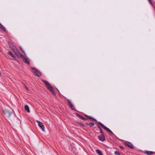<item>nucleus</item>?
Masks as SVG:
<instances>
[{"mask_svg": "<svg viewBox=\"0 0 155 155\" xmlns=\"http://www.w3.org/2000/svg\"><path fill=\"white\" fill-rule=\"evenodd\" d=\"M2 114L5 118L11 121H13L15 118L16 115L15 114L10 111L8 110L5 109L3 110Z\"/></svg>", "mask_w": 155, "mask_h": 155, "instance_id": "1", "label": "nucleus"}, {"mask_svg": "<svg viewBox=\"0 0 155 155\" xmlns=\"http://www.w3.org/2000/svg\"><path fill=\"white\" fill-rule=\"evenodd\" d=\"M42 82L44 83L46 85L47 88L52 93L54 96L56 95V93L54 91V88L47 81L42 80Z\"/></svg>", "mask_w": 155, "mask_h": 155, "instance_id": "2", "label": "nucleus"}, {"mask_svg": "<svg viewBox=\"0 0 155 155\" xmlns=\"http://www.w3.org/2000/svg\"><path fill=\"white\" fill-rule=\"evenodd\" d=\"M97 123L99 124L101 127L104 130H106L108 132L110 133L111 134H113V132L108 128L105 126L103 124L100 122H97Z\"/></svg>", "mask_w": 155, "mask_h": 155, "instance_id": "3", "label": "nucleus"}, {"mask_svg": "<svg viewBox=\"0 0 155 155\" xmlns=\"http://www.w3.org/2000/svg\"><path fill=\"white\" fill-rule=\"evenodd\" d=\"M97 123L99 124L101 127L104 130H106L108 132L110 133L111 134H113V132L108 128L105 126L103 124L100 122H97Z\"/></svg>", "mask_w": 155, "mask_h": 155, "instance_id": "4", "label": "nucleus"}, {"mask_svg": "<svg viewBox=\"0 0 155 155\" xmlns=\"http://www.w3.org/2000/svg\"><path fill=\"white\" fill-rule=\"evenodd\" d=\"M97 123L99 124L101 127L104 130H106L108 132L110 133L111 134H113V132L108 128L105 126L103 124L100 122H97Z\"/></svg>", "mask_w": 155, "mask_h": 155, "instance_id": "5", "label": "nucleus"}, {"mask_svg": "<svg viewBox=\"0 0 155 155\" xmlns=\"http://www.w3.org/2000/svg\"><path fill=\"white\" fill-rule=\"evenodd\" d=\"M13 51L18 58L21 59V57L23 56V55L20 53L19 50L17 48L15 49Z\"/></svg>", "mask_w": 155, "mask_h": 155, "instance_id": "6", "label": "nucleus"}, {"mask_svg": "<svg viewBox=\"0 0 155 155\" xmlns=\"http://www.w3.org/2000/svg\"><path fill=\"white\" fill-rule=\"evenodd\" d=\"M31 69L33 70H35L34 74L35 76L38 77H40L41 76V72L35 68V67L31 68Z\"/></svg>", "mask_w": 155, "mask_h": 155, "instance_id": "7", "label": "nucleus"}, {"mask_svg": "<svg viewBox=\"0 0 155 155\" xmlns=\"http://www.w3.org/2000/svg\"><path fill=\"white\" fill-rule=\"evenodd\" d=\"M124 143L125 145L129 147L130 149H133L134 148L133 145L130 142L128 141H125Z\"/></svg>", "mask_w": 155, "mask_h": 155, "instance_id": "8", "label": "nucleus"}, {"mask_svg": "<svg viewBox=\"0 0 155 155\" xmlns=\"http://www.w3.org/2000/svg\"><path fill=\"white\" fill-rule=\"evenodd\" d=\"M22 61L26 64H28L30 63V61L28 58L27 57H24L23 55V57H21Z\"/></svg>", "mask_w": 155, "mask_h": 155, "instance_id": "9", "label": "nucleus"}, {"mask_svg": "<svg viewBox=\"0 0 155 155\" xmlns=\"http://www.w3.org/2000/svg\"><path fill=\"white\" fill-rule=\"evenodd\" d=\"M68 105L70 107L72 110H75V111L78 112V111L75 109L74 106L71 104V101L69 100H68Z\"/></svg>", "mask_w": 155, "mask_h": 155, "instance_id": "10", "label": "nucleus"}, {"mask_svg": "<svg viewBox=\"0 0 155 155\" xmlns=\"http://www.w3.org/2000/svg\"><path fill=\"white\" fill-rule=\"evenodd\" d=\"M37 122L38 123V126L42 129V131H45V127L42 123L37 120Z\"/></svg>", "mask_w": 155, "mask_h": 155, "instance_id": "11", "label": "nucleus"}, {"mask_svg": "<svg viewBox=\"0 0 155 155\" xmlns=\"http://www.w3.org/2000/svg\"><path fill=\"white\" fill-rule=\"evenodd\" d=\"M98 138L99 140L102 141H104L105 140V137L104 134H101V136H98Z\"/></svg>", "mask_w": 155, "mask_h": 155, "instance_id": "12", "label": "nucleus"}, {"mask_svg": "<svg viewBox=\"0 0 155 155\" xmlns=\"http://www.w3.org/2000/svg\"><path fill=\"white\" fill-rule=\"evenodd\" d=\"M8 45H9L10 48L13 51L17 48L11 42H9L8 43Z\"/></svg>", "mask_w": 155, "mask_h": 155, "instance_id": "13", "label": "nucleus"}, {"mask_svg": "<svg viewBox=\"0 0 155 155\" xmlns=\"http://www.w3.org/2000/svg\"><path fill=\"white\" fill-rule=\"evenodd\" d=\"M144 153L148 155H151L153 154L154 153V152L149 151L147 150H145L144 151Z\"/></svg>", "mask_w": 155, "mask_h": 155, "instance_id": "14", "label": "nucleus"}, {"mask_svg": "<svg viewBox=\"0 0 155 155\" xmlns=\"http://www.w3.org/2000/svg\"><path fill=\"white\" fill-rule=\"evenodd\" d=\"M8 54L13 58L15 60L16 59V57L15 56L12 54V53L10 51H9L8 53Z\"/></svg>", "mask_w": 155, "mask_h": 155, "instance_id": "15", "label": "nucleus"}, {"mask_svg": "<svg viewBox=\"0 0 155 155\" xmlns=\"http://www.w3.org/2000/svg\"><path fill=\"white\" fill-rule=\"evenodd\" d=\"M76 115L77 117H80L81 119L84 120H87V119L86 118L84 117L82 115L79 114L78 113H76Z\"/></svg>", "mask_w": 155, "mask_h": 155, "instance_id": "16", "label": "nucleus"}, {"mask_svg": "<svg viewBox=\"0 0 155 155\" xmlns=\"http://www.w3.org/2000/svg\"><path fill=\"white\" fill-rule=\"evenodd\" d=\"M84 115V116H85V117L87 119H92V120H94L95 121H97V120L95 119L94 118H93L91 116H88V115H87L85 114Z\"/></svg>", "mask_w": 155, "mask_h": 155, "instance_id": "17", "label": "nucleus"}, {"mask_svg": "<svg viewBox=\"0 0 155 155\" xmlns=\"http://www.w3.org/2000/svg\"><path fill=\"white\" fill-rule=\"evenodd\" d=\"M25 110L28 113H29L30 112L29 108L28 105H25Z\"/></svg>", "mask_w": 155, "mask_h": 155, "instance_id": "18", "label": "nucleus"}, {"mask_svg": "<svg viewBox=\"0 0 155 155\" xmlns=\"http://www.w3.org/2000/svg\"><path fill=\"white\" fill-rule=\"evenodd\" d=\"M86 124L87 125H89L91 127H93L94 125V124L93 122H87Z\"/></svg>", "mask_w": 155, "mask_h": 155, "instance_id": "19", "label": "nucleus"}, {"mask_svg": "<svg viewBox=\"0 0 155 155\" xmlns=\"http://www.w3.org/2000/svg\"><path fill=\"white\" fill-rule=\"evenodd\" d=\"M76 123L77 125H79L80 127H84V125L82 123H81L80 122H78V121H76Z\"/></svg>", "mask_w": 155, "mask_h": 155, "instance_id": "20", "label": "nucleus"}, {"mask_svg": "<svg viewBox=\"0 0 155 155\" xmlns=\"http://www.w3.org/2000/svg\"><path fill=\"white\" fill-rule=\"evenodd\" d=\"M96 152L99 155H103L102 151L99 150L97 149L96 150Z\"/></svg>", "mask_w": 155, "mask_h": 155, "instance_id": "21", "label": "nucleus"}, {"mask_svg": "<svg viewBox=\"0 0 155 155\" xmlns=\"http://www.w3.org/2000/svg\"><path fill=\"white\" fill-rule=\"evenodd\" d=\"M98 128H99L100 130V132L101 133V134H104V133H103V132L102 131V129L101 127H100L99 126H98Z\"/></svg>", "mask_w": 155, "mask_h": 155, "instance_id": "22", "label": "nucleus"}, {"mask_svg": "<svg viewBox=\"0 0 155 155\" xmlns=\"http://www.w3.org/2000/svg\"><path fill=\"white\" fill-rule=\"evenodd\" d=\"M114 154L116 155H120V153L118 151H116L114 152Z\"/></svg>", "mask_w": 155, "mask_h": 155, "instance_id": "23", "label": "nucleus"}, {"mask_svg": "<svg viewBox=\"0 0 155 155\" xmlns=\"http://www.w3.org/2000/svg\"><path fill=\"white\" fill-rule=\"evenodd\" d=\"M119 147L122 150H124L125 148L122 146L120 145L119 146Z\"/></svg>", "mask_w": 155, "mask_h": 155, "instance_id": "24", "label": "nucleus"}, {"mask_svg": "<svg viewBox=\"0 0 155 155\" xmlns=\"http://www.w3.org/2000/svg\"><path fill=\"white\" fill-rule=\"evenodd\" d=\"M149 3L151 5H153V3L151 1V0H148Z\"/></svg>", "mask_w": 155, "mask_h": 155, "instance_id": "25", "label": "nucleus"}, {"mask_svg": "<svg viewBox=\"0 0 155 155\" xmlns=\"http://www.w3.org/2000/svg\"><path fill=\"white\" fill-rule=\"evenodd\" d=\"M19 48H20V49L22 51V52L25 54V51H24L22 49V48L20 46L19 47Z\"/></svg>", "mask_w": 155, "mask_h": 155, "instance_id": "26", "label": "nucleus"}, {"mask_svg": "<svg viewBox=\"0 0 155 155\" xmlns=\"http://www.w3.org/2000/svg\"><path fill=\"white\" fill-rule=\"evenodd\" d=\"M25 87L26 89L27 90H28V88L26 86H25Z\"/></svg>", "mask_w": 155, "mask_h": 155, "instance_id": "27", "label": "nucleus"}]
</instances>
